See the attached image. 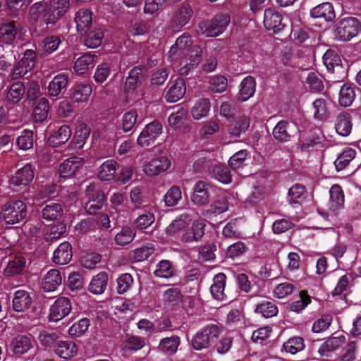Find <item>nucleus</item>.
Instances as JSON below:
<instances>
[{
    "label": "nucleus",
    "mask_w": 361,
    "mask_h": 361,
    "mask_svg": "<svg viewBox=\"0 0 361 361\" xmlns=\"http://www.w3.org/2000/svg\"><path fill=\"white\" fill-rule=\"evenodd\" d=\"M250 120L245 116H242L232 121L228 127L230 134L239 136L242 132L246 131L250 126Z\"/></svg>",
    "instance_id": "e433bc0d"
},
{
    "label": "nucleus",
    "mask_w": 361,
    "mask_h": 361,
    "mask_svg": "<svg viewBox=\"0 0 361 361\" xmlns=\"http://www.w3.org/2000/svg\"><path fill=\"white\" fill-rule=\"evenodd\" d=\"M16 145L20 149H30L33 146V132L30 130H25L18 137Z\"/></svg>",
    "instance_id": "bf43d9fd"
},
{
    "label": "nucleus",
    "mask_w": 361,
    "mask_h": 361,
    "mask_svg": "<svg viewBox=\"0 0 361 361\" xmlns=\"http://www.w3.org/2000/svg\"><path fill=\"white\" fill-rule=\"evenodd\" d=\"M162 133V125L157 120L147 124L137 137V142L141 147L154 144L156 138Z\"/></svg>",
    "instance_id": "0eeeda50"
},
{
    "label": "nucleus",
    "mask_w": 361,
    "mask_h": 361,
    "mask_svg": "<svg viewBox=\"0 0 361 361\" xmlns=\"http://www.w3.org/2000/svg\"><path fill=\"white\" fill-rule=\"evenodd\" d=\"M12 352L16 355H21L33 348V341L25 335H18L10 344Z\"/></svg>",
    "instance_id": "a211bd4d"
},
{
    "label": "nucleus",
    "mask_w": 361,
    "mask_h": 361,
    "mask_svg": "<svg viewBox=\"0 0 361 361\" xmlns=\"http://www.w3.org/2000/svg\"><path fill=\"white\" fill-rule=\"evenodd\" d=\"M34 171L30 164H26L18 169L11 178L12 183L16 185H27L32 180Z\"/></svg>",
    "instance_id": "b1692460"
},
{
    "label": "nucleus",
    "mask_w": 361,
    "mask_h": 361,
    "mask_svg": "<svg viewBox=\"0 0 361 361\" xmlns=\"http://www.w3.org/2000/svg\"><path fill=\"white\" fill-rule=\"evenodd\" d=\"M240 87L238 100L245 102L250 98L255 92V79L252 76H247L243 80Z\"/></svg>",
    "instance_id": "473e14b6"
},
{
    "label": "nucleus",
    "mask_w": 361,
    "mask_h": 361,
    "mask_svg": "<svg viewBox=\"0 0 361 361\" xmlns=\"http://www.w3.org/2000/svg\"><path fill=\"white\" fill-rule=\"evenodd\" d=\"M84 35V43L89 48H97L102 44L104 39V32L100 28L94 27L88 30Z\"/></svg>",
    "instance_id": "72a5a7b5"
},
{
    "label": "nucleus",
    "mask_w": 361,
    "mask_h": 361,
    "mask_svg": "<svg viewBox=\"0 0 361 361\" xmlns=\"http://www.w3.org/2000/svg\"><path fill=\"white\" fill-rule=\"evenodd\" d=\"M17 30L13 23L4 24L0 27V42L11 44L16 39Z\"/></svg>",
    "instance_id": "49530a36"
},
{
    "label": "nucleus",
    "mask_w": 361,
    "mask_h": 361,
    "mask_svg": "<svg viewBox=\"0 0 361 361\" xmlns=\"http://www.w3.org/2000/svg\"><path fill=\"white\" fill-rule=\"evenodd\" d=\"M355 151L352 149L345 150L341 153L334 162L337 171H341L345 168L355 158Z\"/></svg>",
    "instance_id": "4d7b16f0"
},
{
    "label": "nucleus",
    "mask_w": 361,
    "mask_h": 361,
    "mask_svg": "<svg viewBox=\"0 0 361 361\" xmlns=\"http://www.w3.org/2000/svg\"><path fill=\"white\" fill-rule=\"evenodd\" d=\"M255 312L260 313L265 318H270L277 314L278 308L274 302L266 301L257 305Z\"/></svg>",
    "instance_id": "864d4df0"
},
{
    "label": "nucleus",
    "mask_w": 361,
    "mask_h": 361,
    "mask_svg": "<svg viewBox=\"0 0 361 361\" xmlns=\"http://www.w3.org/2000/svg\"><path fill=\"white\" fill-rule=\"evenodd\" d=\"M49 8L48 3L37 2L34 4L30 8L29 11L31 19L35 22L40 20L47 25L54 23L56 18Z\"/></svg>",
    "instance_id": "9d476101"
},
{
    "label": "nucleus",
    "mask_w": 361,
    "mask_h": 361,
    "mask_svg": "<svg viewBox=\"0 0 361 361\" xmlns=\"http://www.w3.org/2000/svg\"><path fill=\"white\" fill-rule=\"evenodd\" d=\"M75 21L78 32H87L92 25V13L87 8L80 9L75 15Z\"/></svg>",
    "instance_id": "5701e85b"
},
{
    "label": "nucleus",
    "mask_w": 361,
    "mask_h": 361,
    "mask_svg": "<svg viewBox=\"0 0 361 361\" xmlns=\"http://www.w3.org/2000/svg\"><path fill=\"white\" fill-rule=\"evenodd\" d=\"M71 300L66 297L58 298L50 308L49 320L58 322L67 316L71 311Z\"/></svg>",
    "instance_id": "9b49d317"
},
{
    "label": "nucleus",
    "mask_w": 361,
    "mask_h": 361,
    "mask_svg": "<svg viewBox=\"0 0 361 361\" xmlns=\"http://www.w3.org/2000/svg\"><path fill=\"white\" fill-rule=\"evenodd\" d=\"M61 44V39L57 36H49L45 37L41 43L42 49L44 54H50L56 51L59 44Z\"/></svg>",
    "instance_id": "338daca9"
},
{
    "label": "nucleus",
    "mask_w": 361,
    "mask_h": 361,
    "mask_svg": "<svg viewBox=\"0 0 361 361\" xmlns=\"http://www.w3.org/2000/svg\"><path fill=\"white\" fill-rule=\"evenodd\" d=\"M210 102L208 99H200L192 108L191 114L193 118L197 120L206 116L210 109Z\"/></svg>",
    "instance_id": "de8ad7c7"
},
{
    "label": "nucleus",
    "mask_w": 361,
    "mask_h": 361,
    "mask_svg": "<svg viewBox=\"0 0 361 361\" xmlns=\"http://www.w3.org/2000/svg\"><path fill=\"white\" fill-rule=\"evenodd\" d=\"M175 274V269L169 260L161 261L157 267L154 274L158 277L169 278Z\"/></svg>",
    "instance_id": "69168bd1"
},
{
    "label": "nucleus",
    "mask_w": 361,
    "mask_h": 361,
    "mask_svg": "<svg viewBox=\"0 0 361 361\" xmlns=\"http://www.w3.org/2000/svg\"><path fill=\"white\" fill-rule=\"evenodd\" d=\"M71 130L68 126H61L57 131L49 136L47 143L50 147H56L66 143L71 137Z\"/></svg>",
    "instance_id": "4be33fe9"
},
{
    "label": "nucleus",
    "mask_w": 361,
    "mask_h": 361,
    "mask_svg": "<svg viewBox=\"0 0 361 361\" xmlns=\"http://www.w3.org/2000/svg\"><path fill=\"white\" fill-rule=\"evenodd\" d=\"M68 82V78L65 74H59L49 82L48 94L51 97H57L65 91Z\"/></svg>",
    "instance_id": "bb28decb"
},
{
    "label": "nucleus",
    "mask_w": 361,
    "mask_h": 361,
    "mask_svg": "<svg viewBox=\"0 0 361 361\" xmlns=\"http://www.w3.org/2000/svg\"><path fill=\"white\" fill-rule=\"evenodd\" d=\"M180 343V337L176 335H173L172 336L161 339L158 348L160 351L169 355H172L177 352Z\"/></svg>",
    "instance_id": "f704fd0d"
},
{
    "label": "nucleus",
    "mask_w": 361,
    "mask_h": 361,
    "mask_svg": "<svg viewBox=\"0 0 361 361\" xmlns=\"http://www.w3.org/2000/svg\"><path fill=\"white\" fill-rule=\"evenodd\" d=\"M335 128L336 132L342 135H348L352 130L351 116L347 112L340 113L336 120Z\"/></svg>",
    "instance_id": "2f4dec72"
},
{
    "label": "nucleus",
    "mask_w": 361,
    "mask_h": 361,
    "mask_svg": "<svg viewBox=\"0 0 361 361\" xmlns=\"http://www.w3.org/2000/svg\"><path fill=\"white\" fill-rule=\"evenodd\" d=\"M289 202L290 204L298 203L306 197L305 187L301 184H295L288 190Z\"/></svg>",
    "instance_id": "13d9d810"
},
{
    "label": "nucleus",
    "mask_w": 361,
    "mask_h": 361,
    "mask_svg": "<svg viewBox=\"0 0 361 361\" xmlns=\"http://www.w3.org/2000/svg\"><path fill=\"white\" fill-rule=\"evenodd\" d=\"M89 326V319L82 318L70 327L68 333L72 336H80L87 330Z\"/></svg>",
    "instance_id": "774afa93"
},
{
    "label": "nucleus",
    "mask_w": 361,
    "mask_h": 361,
    "mask_svg": "<svg viewBox=\"0 0 361 361\" xmlns=\"http://www.w3.org/2000/svg\"><path fill=\"white\" fill-rule=\"evenodd\" d=\"M42 217L47 221L56 220L62 216V206L58 203L47 205L42 209Z\"/></svg>",
    "instance_id": "8fccbe9b"
},
{
    "label": "nucleus",
    "mask_w": 361,
    "mask_h": 361,
    "mask_svg": "<svg viewBox=\"0 0 361 361\" xmlns=\"http://www.w3.org/2000/svg\"><path fill=\"white\" fill-rule=\"evenodd\" d=\"M264 25L268 30H272L274 33L279 32L284 27L281 15L271 8L264 11Z\"/></svg>",
    "instance_id": "4468645a"
},
{
    "label": "nucleus",
    "mask_w": 361,
    "mask_h": 361,
    "mask_svg": "<svg viewBox=\"0 0 361 361\" xmlns=\"http://www.w3.org/2000/svg\"><path fill=\"white\" fill-rule=\"evenodd\" d=\"M72 256L71 245L68 242H63L55 250L53 262L59 265H65L71 261Z\"/></svg>",
    "instance_id": "6ab92c4d"
},
{
    "label": "nucleus",
    "mask_w": 361,
    "mask_h": 361,
    "mask_svg": "<svg viewBox=\"0 0 361 361\" xmlns=\"http://www.w3.org/2000/svg\"><path fill=\"white\" fill-rule=\"evenodd\" d=\"M206 224L202 220L195 221L190 229L185 231L180 237V240L184 243H191L199 241L204 235Z\"/></svg>",
    "instance_id": "f8f14e48"
},
{
    "label": "nucleus",
    "mask_w": 361,
    "mask_h": 361,
    "mask_svg": "<svg viewBox=\"0 0 361 361\" xmlns=\"http://www.w3.org/2000/svg\"><path fill=\"white\" fill-rule=\"evenodd\" d=\"M145 344V343L143 338L132 336L123 341L122 348L126 352L137 350L142 348Z\"/></svg>",
    "instance_id": "6e6d98bb"
},
{
    "label": "nucleus",
    "mask_w": 361,
    "mask_h": 361,
    "mask_svg": "<svg viewBox=\"0 0 361 361\" xmlns=\"http://www.w3.org/2000/svg\"><path fill=\"white\" fill-rule=\"evenodd\" d=\"M288 126L289 123L288 121H281L274 128L272 134L277 141L286 142L290 140L291 135L288 130Z\"/></svg>",
    "instance_id": "c03bdc74"
},
{
    "label": "nucleus",
    "mask_w": 361,
    "mask_h": 361,
    "mask_svg": "<svg viewBox=\"0 0 361 361\" xmlns=\"http://www.w3.org/2000/svg\"><path fill=\"white\" fill-rule=\"evenodd\" d=\"M56 353L63 359H69L77 353V347L74 342L71 341H60L55 348Z\"/></svg>",
    "instance_id": "7c9ffc66"
},
{
    "label": "nucleus",
    "mask_w": 361,
    "mask_h": 361,
    "mask_svg": "<svg viewBox=\"0 0 361 361\" xmlns=\"http://www.w3.org/2000/svg\"><path fill=\"white\" fill-rule=\"evenodd\" d=\"M25 92L24 84L20 81L16 82L11 85L6 94V99L10 103L17 104L23 99Z\"/></svg>",
    "instance_id": "ea45409f"
},
{
    "label": "nucleus",
    "mask_w": 361,
    "mask_h": 361,
    "mask_svg": "<svg viewBox=\"0 0 361 361\" xmlns=\"http://www.w3.org/2000/svg\"><path fill=\"white\" fill-rule=\"evenodd\" d=\"M118 169V163L115 160L109 159L100 166L98 173L99 177L102 180H109L114 178Z\"/></svg>",
    "instance_id": "a19ab883"
},
{
    "label": "nucleus",
    "mask_w": 361,
    "mask_h": 361,
    "mask_svg": "<svg viewBox=\"0 0 361 361\" xmlns=\"http://www.w3.org/2000/svg\"><path fill=\"white\" fill-rule=\"evenodd\" d=\"M171 165L169 159L161 156L153 159L143 166V172L148 176H157L161 172L166 171Z\"/></svg>",
    "instance_id": "ddd939ff"
},
{
    "label": "nucleus",
    "mask_w": 361,
    "mask_h": 361,
    "mask_svg": "<svg viewBox=\"0 0 361 361\" xmlns=\"http://www.w3.org/2000/svg\"><path fill=\"white\" fill-rule=\"evenodd\" d=\"M144 75L142 68L140 66L134 67L129 73L125 82V90L128 92L134 91L139 85H141L144 80Z\"/></svg>",
    "instance_id": "c85d7f7f"
},
{
    "label": "nucleus",
    "mask_w": 361,
    "mask_h": 361,
    "mask_svg": "<svg viewBox=\"0 0 361 361\" xmlns=\"http://www.w3.org/2000/svg\"><path fill=\"white\" fill-rule=\"evenodd\" d=\"M87 195L89 198L85 209L90 214H95L104 205V193L95 184L92 183L87 188Z\"/></svg>",
    "instance_id": "423d86ee"
},
{
    "label": "nucleus",
    "mask_w": 361,
    "mask_h": 361,
    "mask_svg": "<svg viewBox=\"0 0 361 361\" xmlns=\"http://www.w3.org/2000/svg\"><path fill=\"white\" fill-rule=\"evenodd\" d=\"M69 0H49V9L54 15L56 21L59 19L68 9Z\"/></svg>",
    "instance_id": "a18cd8bd"
},
{
    "label": "nucleus",
    "mask_w": 361,
    "mask_h": 361,
    "mask_svg": "<svg viewBox=\"0 0 361 361\" xmlns=\"http://www.w3.org/2000/svg\"><path fill=\"white\" fill-rule=\"evenodd\" d=\"M62 281L61 273L57 269H51L44 276L42 281V288L45 291H54Z\"/></svg>",
    "instance_id": "393cba45"
},
{
    "label": "nucleus",
    "mask_w": 361,
    "mask_h": 361,
    "mask_svg": "<svg viewBox=\"0 0 361 361\" xmlns=\"http://www.w3.org/2000/svg\"><path fill=\"white\" fill-rule=\"evenodd\" d=\"M108 283V276L101 272L94 276L89 285V290L93 294H101L104 292Z\"/></svg>",
    "instance_id": "4c0bfd02"
},
{
    "label": "nucleus",
    "mask_w": 361,
    "mask_h": 361,
    "mask_svg": "<svg viewBox=\"0 0 361 361\" xmlns=\"http://www.w3.org/2000/svg\"><path fill=\"white\" fill-rule=\"evenodd\" d=\"M209 174L214 179L224 184L231 182V174L229 169L221 164H215L208 169Z\"/></svg>",
    "instance_id": "cd10ccee"
},
{
    "label": "nucleus",
    "mask_w": 361,
    "mask_h": 361,
    "mask_svg": "<svg viewBox=\"0 0 361 361\" xmlns=\"http://www.w3.org/2000/svg\"><path fill=\"white\" fill-rule=\"evenodd\" d=\"M135 236V232L129 227H124L116 235L115 242L118 245H126L133 240Z\"/></svg>",
    "instance_id": "0e129e2a"
},
{
    "label": "nucleus",
    "mask_w": 361,
    "mask_h": 361,
    "mask_svg": "<svg viewBox=\"0 0 361 361\" xmlns=\"http://www.w3.org/2000/svg\"><path fill=\"white\" fill-rule=\"evenodd\" d=\"M310 16L325 22H331L336 18L335 11L331 4L325 2L317 5L310 11Z\"/></svg>",
    "instance_id": "2eb2a0df"
},
{
    "label": "nucleus",
    "mask_w": 361,
    "mask_h": 361,
    "mask_svg": "<svg viewBox=\"0 0 361 361\" xmlns=\"http://www.w3.org/2000/svg\"><path fill=\"white\" fill-rule=\"evenodd\" d=\"M192 45V42L190 34L185 32L181 35L169 50V57L171 61L178 62L179 59L183 57L184 54H187Z\"/></svg>",
    "instance_id": "1a4fd4ad"
},
{
    "label": "nucleus",
    "mask_w": 361,
    "mask_h": 361,
    "mask_svg": "<svg viewBox=\"0 0 361 361\" xmlns=\"http://www.w3.org/2000/svg\"><path fill=\"white\" fill-rule=\"evenodd\" d=\"M230 23V16L225 13L216 14L211 20H202L196 30L198 35L214 37L221 34Z\"/></svg>",
    "instance_id": "f03ea898"
},
{
    "label": "nucleus",
    "mask_w": 361,
    "mask_h": 361,
    "mask_svg": "<svg viewBox=\"0 0 361 361\" xmlns=\"http://www.w3.org/2000/svg\"><path fill=\"white\" fill-rule=\"evenodd\" d=\"M360 30V21L355 18L348 17L341 19L336 24L334 34L336 39L345 42L355 37Z\"/></svg>",
    "instance_id": "20e7f679"
},
{
    "label": "nucleus",
    "mask_w": 361,
    "mask_h": 361,
    "mask_svg": "<svg viewBox=\"0 0 361 361\" xmlns=\"http://www.w3.org/2000/svg\"><path fill=\"white\" fill-rule=\"evenodd\" d=\"M283 347L286 352L295 354L304 349V340L302 337L295 336L288 339L283 343Z\"/></svg>",
    "instance_id": "052dcab7"
},
{
    "label": "nucleus",
    "mask_w": 361,
    "mask_h": 361,
    "mask_svg": "<svg viewBox=\"0 0 361 361\" xmlns=\"http://www.w3.org/2000/svg\"><path fill=\"white\" fill-rule=\"evenodd\" d=\"M92 92V86L88 83H78L71 90V98L74 102H84L88 100Z\"/></svg>",
    "instance_id": "412c9836"
},
{
    "label": "nucleus",
    "mask_w": 361,
    "mask_h": 361,
    "mask_svg": "<svg viewBox=\"0 0 361 361\" xmlns=\"http://www.w3.org/2000/svg\"><path fill=\"white\" fill-rule=\"evenodd\" d=\"M221 333V329L216 324H209L197 333L191 340V345L196 350L212 347L216 341Z\"/></svg>",
    "instance_id": "7ed1b4c3"
},
{
    "label": "nucleus",
    "mask_w": 361,
    "mask_h": 361,
    "mask_svg": "<svg viewBox=\"0 0 361 361\" xmlns=\"http://www.w3.org/2000/svg\"><path fill=\"white\" fill-rule=\"evenodd\" d=\"M82 166V159L73 157L60 164L59 173L61 177L69 178L73 176Z\"/></svg>",
    "instance_id": "f3484780"
},
{
    "label": "nucleus",
    "mask_w": 361,
    "mask_h": 361,
    "mask_svg": "<svg viewBox=\"0 0 361 361\" xmlns=\"http://www.w3.org/2000/svg\"><path fill=\"white\" fill-rule=\"evenodd\" d=\"M49 102L45 98H41L33 110V115L37 121H44L48 116Z\"/></svg>",
    "instance_id": "680f3d73"
},
{
    "label": "nucleus",
    "mask_w": 361,
    "mask_h": 361,
    "mask_svg": "<svg viewBox=\"0 0 361 361\" xmlns=\"http://www.w3.org/2000/svg\"><path fill=\"white\" fill-rule=\"evenodd\" d=\"M344 341V336L329 338L319 348V353L321 355H325L337 349Z\"/></svg>",
    "instance_id": "09e8293b"
},
{
    "label": "nucleus",
    "mask_w": 361,
    "mask_h": 361,
    "mask_svg": "<svg viewBox=\"0 0 361 361\" xmlns=\"http://www.w3.org/2000/svg\"><path fill=\"white\" fill-rule=\"evenodd\" d=\"M228 199L224 195H219L216 199L212 202L209 208L204 212V215H218L228 209Z\"/></svg>",
    "instance_id": "c9c22d12"
},
{
    "label": "nucleus",
    "mask_w": 361,
    "mask_h": 361,
    "mask_svg": "<svg viewBox=\"0 0 361 361\" xmlns=\"http://www.w3.org/2000/svg\"><path fill=\"white\" fill-rule=\"evenodd\" d=\"M185 91L186 87L184 80L178 78L169 83L166 99L169 102H176L184 96Z\"/></svg>",
    "instance_id": "dca6fc26"
},
{
    "label": "nucleus",
    "mask_w": 361,
    "mask_h": 361,
    "mask_svg": "<svg viewBox=\"0 0 361 361\" xmlns=\"http://www.w3.org/2000/svg\"><path fill=\"white\" fill-rule=\"evenodd\" d=\"M182 197V193L178 185H173L166 192L164 200L166 206L173 207L178 204Z\"/></svg>",
    "instance_id": "e2e57ef3"
},
{
    "label": "nucleus",
    "mask_w": 361,
    "mask_h": 361,
    "mask_svg": "<svg viewBox=\"0 0 361 361\" xmlns=\"http://www.w3.org/2000/svg\"><path fill=\"white\" fill-rule=\"evenodd\" d=\"M226 276L223 273L216 274L213 279L211 286V293L212 297L217 300H223L226 298L224 293Z\"/></svg>",
    "instance_id": "c756f323"
},
{
    "label": "nucleus",
    "mask_w": 361,
    "mask_h": 361,
    "mask_svg": "<svg viewBox=\"0 0 361 361\" xmlns=\"http://www.w3.org/2000/svg\"><path fill=\"white\" fill-rule=\"evenodd\" d=\"M331 207L338 209L344 204V194L342 188L338 185H334L329 191Z\"/></svg>",
    "instance_id": "3c124183"
},
{
    "label": "nucleus",
    "mask_w": 361,
    "mask_h": 361,
    "mask_svg": "<svg viewBox=\"0 0 361 361\" xmlns=\"http://www.w3.org/2000/svg\"><path fill=\"white\" fill-rule=\"evenodd\" d=\"M226 78L223 75H215L210 78L208 89L215 93H222L226 90Z\"/></svg>",
    "instance_id": "603ef678"
},
{
    "label": "nucleus",
    "mask_w": 361,
    "mask_h": 361,
    "mask_svg": "<svg viewBox=\"0 0 361 361\" xmlns=\"http://www.w3.org/2000/svg\"><path fill=\"white\" fill-rule=\"evenodd\" d=\"M191 220V216L188 213L181 214L166 227V235L168 236L176 235L188 226Z\"/></svg>",
    "instance_id": "aec40b11"
},
{
    "label": "nucleus",
    "mask_w": 361,
    "mask_h": 361,
    "mask_svg": "<svg viewBox=\"0 0 361 361\" xmlns=\"http://www.w3.org/2000/svg\"><path fill=\"white\" fill-rule=\"evenodd\" d=\"M355 88L348 83L343 85L339 92V104L343 107L350 106L355 100Z\"/></svg>",
    "instance_id": "58836bf2"
},
{
    "label": "nucleus",
    "mask_w": 361,
    "mask_h": 361,
    "mask_svg": "<svg viewBox=\"0 0 361 361\" xmlns=\"http://www.w3.org/2000/svg\"><path fill=\"white\" fill-rule=\"evenodd\" d=\"M32 300L30 294L23 290L16 292L15 297L13 299V307L16 312H24L30 308Z\"/></svg>",
    "instance_id": "a878e982"
},
{
    "label": "nucleus",
    "mask_w": 361,
    "mask_h": 361,
    "mask_svg": "<svg viewBox=\"0 0 361 361\" xmlns=\"http://www.w3.org/2000/svg\"><path fill=\"white\" fill-rule=\"evenodd\" d=\"M193 9L190 4L183 2L173 11L170 20V28L173 31H179L189 23L193 16Z\"/></svg>",
    "instance_id": "39448f33"
},
{
    "label": "nucleus",
    "mask_w": 361,
    "mask_h": 361,
    "mask_svg": "<svg viewBox=\"0 0 361 361\" xmlns=\"http://www.w3.org/2000/svg\"><path fill=\"white\" fill-rule=\"evenodd\" d=\"M323 62L329 72H334L335 67H340L341 59L335 51L329 49L323 56Z\"/></svg>",
    "instance_id": "5fc2aeb1"
},
{
    "label": "nucleus",
    "mask_w": 361,
    "mask_h": 361,
    "mask_svg": "<svg viewBox=\"0 0 361 361\" xmlns=\"http://www.w3.org/2000/svg\"><path fill=\"white\" fill-rule=\"evenodd\" d=\"M25 266V259L22 255L14 256L8 262L5 269V273L8 276H13L20 274Z\"/></svg>",
    "instance_id": "79ce46f5"
},
{
    "label": "nucleus",
    "mask_w": 361,
    "mask_h": 361,
    "mask_svg": "<svg viewBox=\"0 0 361 361\" xmlns=\"http://www.w3.org/2000/svg\"><path fill=\"white\" fill-rule=\"evenodd\" d=\"M27 214V205L20 200H11L1 207V216L7 224H18L24 220Z\"/></svg>",
    "instance_id": "f257e3e1"
},
{
    "label": "nucleus",
    "mask_w": 361,
    "mask_h": 361,
    "mask_svg": "<svg viewBox=\"0 0 361 361\" xmlns=\"http://www.w3.org/2000/svg\"><path fill=\"white\" fill-rule=\"evenodd\" d=\"M212 185L204 180H198L194 185L191 201L197 207L207 206L210 202L209 189Z\"/></svg>",
    "instance_id": "6e6552de"
},
{
    "label": "nucleus",
    "mask_w": 361,
    "mask_h": 361,
    "mask_svg": "<svg viewBox=\"0 0 361 361\" xmlns=\"http://www.w3.org/2000/svg\"><path fill=\"white\" fill-rule=\"evenodd\" d=\"M94 56L91 54H86L80 56L75 62V71L80 75L86 73L90 68L93 67Z\"/></svg>",
    "instance_id": "37998d69"
}]
</instances>
